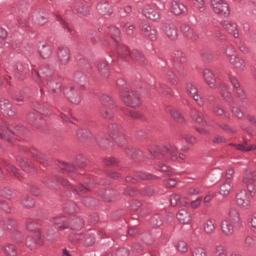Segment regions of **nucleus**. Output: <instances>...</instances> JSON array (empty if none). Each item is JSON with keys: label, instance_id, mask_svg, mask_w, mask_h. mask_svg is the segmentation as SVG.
<instances>
[{"label": "nucleus", "instance_id": "2eb2a0df", "mask_svg": "<svg viewBox=\"0 0 256 256\" xmlns=\"http://www.w3.org/2000/svg\"><path fill=\"white\" fill-rule=\"evenodd\" d=\"M171 205L173 206H186L188 204V200L186 197L182 198L178 194H174L171 196L170 198Z\"/></svg>", "mask_w": 256, "mask_h": 256}, {"label": "nucleus", "instance_id": "13d9d810", "mask_svg": "<svg viewBox=\"0 0 256 256\" xmlns=\"http://www.w3.org/2000/svg\"><path fill=\"white\" fill-rule=\"evenodd\" d=\"M151 224L156 227H158L162 224V220L160 215H156L151 220Z\"/></svg>", "mask_w": 256, "mask_h": 256}, {"label": "nucleus", "instance_id": "f704fd0d", "mask_svg": "<svg viewBox=\"0 0 256 256\" xmlns=\"http://www.w3.org/2000/svg\"><path fill=\"white\" fill-rule=\"evenodd\" d=\"M98 69L100 75L107 77L109 74V68L104 61H100L98 65Z\"/></svg>", "mask_w": 256, "mask_h": 256}, {"label": "nucleus", "instance_id": "473e14b6", "mask_svg": "<svg viewBox=\"0 0 256 256\" xmlns=\"http://www.w3.org/2000/svg\"><path fill=\"white\" fill-rule=\"evenodd\" d=\"M60 166L62 170L67 171L69 176L72 178H74V175L76 174V173L74 172L75 168L74 165L62 162L60 164Z\"/></svg>", "mask_w": 256, "mask_h": 256}, {"label": "nucleus", "instance_id": "dca6fc26", "mask_svg": "<svg viewBox=\"0 0 256 256\" xmlns=\"http://www.w3.org/2000/svg\"><path fill=\"white\" fill-rule=\"evenodd\" d=\"M242 181L245 184L254 183L256 182V170H246L243 174Z\"/></svg>", "mask_w": 256, "mask_h": 256}, {"label": "nucleus", "instance_id": "ea45409f", "mask_svg": "<svg viewBox=\"0 0 256 256\" xmlns=\"http://www.w3.org/2000/svg\"><path fill=\"white\" fill-rule=\"evenodd\" d=\"M33 19L38 24H43L46 22V18L42 12H38L33 16Z\"/></svg>", "mask_w": 256, "mask_h": 256}, {"label": "nucleus", "instance_id": "4be33fe9", "mask_svg": "<svg viewBox=\"0 0 256 256\" xmlns=\"http://www.w3.org/2000/svg\"><path fill=\"white\" fill-rule=\"evenodd\" d=\"M177 218L182 224H188L191 220V214L184 209L180 210L177 214Z\"/></svg>", "mask_w": 256, "mask_h": 256}, {"label": "nucleus", "instance_id": "f03ea898", "mask_svg": "<svg viewBox=\"0 0 256 256\" xmlns=\"http://www.w3.org/2000/svg\"><path fill=\"white\" fill-rule=\"evenodd\" d=\"M102 106L100 109V116L105 119L111 120L116 110L114 102L112 98L106 94H102L100 98Z\"/></svg>", "mask_w": 256, "mask_h": 256}, {"label": "nucleus", "instance_id": "680f3d73", "mask_svg": "<svg viewBox=\"0 0 256 256\" xmlns=\"http://www.w3.org/2000/svg\"><path fill=\"white\" fill-rule=\"evenodd\" d=\"M120 146H122L126 142V140L124 136L122 134V132L112 138Z\"/></svg>", "mask_w": 256, "mask_h": 256}, {"label": "nucleus", "instance_id": "9b49d317", "mask_svg": "<svg viewBox=\"0 0 256 256\" xmlns=\"http://www.w3.org/2000/svg\"><path fill=\"white\" fill-rule=\"evenodd\" d=\"M166 35L172 40H176L178 36V30L173 24H166L164 28Z\"/></svg>", "mask_w": 256, "mask_h": 256}, {"label": "nucleus", "instance_id": "3c124183", "mask_svg": "<svg viewBox=\"0 0 256 256\" xmlns=\"http://www.w3.org/2000/svg\"><path fill=\"white\" fill-rule=\"evenodd\" d=\"M12 98L18 102H22L24 98V96L23 92L20 90L12 91L10 93Z\"/></svg>", "mask_w": 256, "mask_h": 256}, {"label": "nucleus", "instance_id": "a18cd8bd", "mask_svg": "<svg viewBox=\"0 0 256 256\" xmlns=\"http://www.w3.org/2000/svg\"><path fill=\"white\" fill-rule=\"evenodd\" d=\"M110 136L113 138L122 132L121 128L116 124H112L108 126Z\"/></svg>", "mask_w": 256, "mask_h": 256}, {"label": "nucleus", "instance_id": "423d86ee", "mask_svg": "<svg viewBox=\"0 0 256 256\" xmlns=\"http://www.w3.org/2000/svg\"><path fill=\"white\" fill-rule=\"evenodd\" d=\"M235 198L236 204L240 208L247 209L250 206V196L246 190L242 189L236 192Z\"/></svg>", "mask_w": 256, "mask_h": 256}, {"label": "nucleus", "instance_id": "b1692460", "mask_svg": "<svg viewBox=\"0 0 256 256\" xmlns=\"http://www.w3.org/2000/svg\"><path fill=\"white\" fill-rule=\"evenodd\" d=\"M14 135V133L10 130L5 124L0 126V136L8 142H10L11 138Z\"/></svg>", "mask_w": 256, "mask_h": 256}, {"label": "nucleus", "instance_id": "e433bc0d", "mask_svg": "<svg viewBox=\"0 0 256 256\" xmlns=\"http://www.w3.org/2000/svg\"><path fill=\"white\" fill-rule=\"evenodd\" d=\"M46 81V86L54 92H57L60 90L61 84L60 83L56 82L52 78H48Z\"/></svg>", "mask_w": 256, "mask_h": 256}, {"label": "nucleus", "instance_id": "20e7f679", "mask_svg": "<svg viewBox=\"0 0 256 256\" xmlns=\"http://www.w3.org/2000/svg\"><path fill=\"white\" fill-rule=\"evenodd\" d=\"M211 5L214 12L222 16H227L230 13L228 2L225 0H212Z\"/></svg>", "mask_w": 256, "mask_h": 256}, {"label": "nucleus", "instance_id": "c9c22d12", "mask_svg": "<svg viewBox=\"0 0 256 256\" xmlns=\"http://www.w3.org/2000/svg\"><path fill=\"white\" fill-rule=\"evenodd\" d=\"M230 221L233 224H238L240 222L239 213L236 208H232L229 212Z\"/></svg>", "mask_w": 256, "mask_h": 256}, {"label": "nucleus", "instance_id": "6e6d98bb", "mask_svg": "<svg viewBox=\"0 0 256 256\" xmlns=\"http://www.w3.org/2000/svg\"><path fill=\"white\" fill-rule=\"evenodd\" d=\"M118 54L122 56H126L128 55L130 56V52L128 49L127 47L124 45H120L118 48Z\"/></svg>", "mask_w": 256, "mask_h": 256}, {"label": "nucleus", "instance_id": "bb28decb", "mask_svg": "<svg viewBox=\"0 0 256 256\" xmlns=\"http://www.w3.org/2000/svg\"><path fill=\"white\" fill-rule=\"evenodd\" d=\"M130 56L132 60L140 64H144L145 62L144 56L138 50H132L130 53Z\"/></svg>", "mask_w": 256, "mask_h": 256}, {"label": "nucleus", "instance_id": "4d7b16f0", "mask_svg": "<svg viewBox=\"0 0 256 256\" xmlns=\"http://www.w3.org/2000/svg\"><path fill=\"white\" fill-rule=\"evenodd\" d=\"M82 202L87 206H93L98 203V201L92 197H85L83 198Z\"/></svg>", "mask_w": 256, "mask_h": 256}, {"label": "nucleus", "instance_id": "aec40b11", "mask_svg": "<svg viewBox=\"0 0 256 256\" xmlns=\"http://www.w3.org/2000/svg\"><path fill=\"white\" fill-rule=\"evenodd\" d=\"M181 30L184 35L188 39L196 40L198 38V34L188 25L182 24L181 26Z\"/></svg>", "mask_w": 256, "mask_h": 256}, {"label": "nucleus", "instance_id": "5701e85b", "mask_svg": "<svg viewBox=\"0 0 256 256\" xmlns=\"http://www.w3.org/2000/svg\"><path fill=\"white\" fill-rule=\"evenodd\" d=\"M171 10L176 14H180L186 11L184 5L178 1H172L171 4Z\"/></svg>", "mask_w": 256, "mask_h": 256}, {"label": "nucleus", "instance_id": "6ab92c4d", "mask_svg": "<svg viewBox=\"0 0 256 256\" xmlns=\"http://www.w3.org/2000/svg\"><path fill=\"white\" fill-rule=\"evenodd\" d=\"M61 184L64 186H70V188L75 190L78 194H80L85 193L86 192L89 190L90 188V185L92 184V182H90L87 186V188L84 187L83 185L80 184L76 188H74L73 186L70 184L69 182L65 179H62L61 180Z\"/></svg>", "mask_w": 256, "mask_h": 256}, {"label": "nucleus", "instance_id": "58836bf2", "mask_svg": "<svg viewBox=\"0 0 256 256\" xmlns=\"http://www.w3.org/2000/svg\"><path fill=\"white\" fill-rule=\"evenodd\" d=\"M214 256H227V252L225 246L221 244L216 246L214 251Z\"/></svg>", "mask_w": 256, "mask_h": 256}, {"label": "nucleus", "instance_id": "79ce46f5", "mask_svg": "<svg viewBox=\"0 0 256 256\" xmlns=\"http://www.w3.org/2000/svg\"><path fill=\"white\" fill-rule=\"evenodd\" d=\"M98 9L100 14L103 15H109L112 13L110 6L108 4H100L98 6Z\"/></svg>", "mask_w": 256, "mask_h": 256}, {"label": "nucleus", "instance_id": "e2e57ef3", "mask_svg": "<svg viewBox=\"0 0 256 256\" xmlns=\"http://www.w3.org/2000/svg\"><path fill=\"white\" fill-rule=\"evenodd\" d=\"M74 80L76 82H81L86 80V77L81 72H76L74 74Z\"/></svg>", "mask_w": 256, "mask_h": 256}, {"label": "nucleus", "instance_id": "f3484780", "mask_svg": "<svg viewBox=\"0 0 256 256\" xmlns=\"http://www.w3.org/2000/svg\"><path fill=\"white\" fill-rule=\"evenodd\" d=\"M230 80L233 86L236 96L240 99H244L246 98L245 92L240 87L237 79L235 77L232 76L230 78Z\"/></svg>", "mask_w": 256, "mask_h": 256}, {"label": "nucleus", "instance_id": "7ed1b4c3", "mask_svg": "<svg viewBox=\"0 0 256 256\" xmlns=\"http://www.w3.org/2000/svg\"><path fill=\"white\" fill-rule=\"evenodd\" d=\"M53 222L57 226V228L54 229L50 228L46 231V236L44 238L50 242L56 240L58 236L56 234V229L63 228L68 227V222L64 216L56 217L54 218Z\"/></svg>", "mask_w": 256, "mask_h": 256}, {"label": "nucleus", "instance_id": "4468645a", "mask_svg": "<svg viewBox=\"0 0 256 256\" xmlns=\"http://www.w3.org/2000/svg\"><path fill=\"white\" fill-rule=\"evenodd\" d=\"M236 224L228 220H222L220 223V228L222 232L226 236H230L234 232V226Z\"/></svg>", "mask_w": 256, "mask_h": 256}, {"label": "nucleus", "instance_id": "49530a36", "mask_svg": "<svg viewBox=\"0 0 256 256\" xmlns=\"http://www.w3.org/2000/svg\"><path fill=\"white\" fill-rule=\"evenodd\" d=\"M21 204L25 207L31 208L34 205V201L28 196H24L22 198Z\"/></svg>", "mask_w": 256, "mask_h": 256}, {"label": "nucleus", "instance_id": "052dcab7", "mask_svg": "<svg viewBox=\"0 0 256 256\" xmlns=\"http://www.w3.org/2000/svg\"><path fill=\"white\" fill-rule=\"evenodd\" d=\"M192 256H207V254L204 248L198 247L193 250Z\"/></svg>", "mask_w": 256, "mask_h": 256}, {"label": "nucleus", "instance_id": "ddd939ff", "mask_svg": "<svg viewBox=\"0 0 256 256\" xmlns=\"http://www.w3.org/2000/svg\"><path fill=\"white\" fill-rule=\"evenodd\" d=\"M0 110L2 112L8 116H12L14 112L12 104L4 98L0 100Z\"/></svg>", "mask_w": 256, "mask_h": 256}, {"label": "nucleus", "instance_id": "393cba45", "mask_svg": "<svg viewBox=\"0 0 256 256\" xmlns=\"http://www.w3.org/2000/svg\"><path fill=\"white\" fill-rule=\"evenodd\" d=\"M230 63L236 68L243 70H244L246 66L244 60L238 56L229 58Z\"/></svg>", "mask_w": 256, "mask_h": 256}, {"label": "nucleus", "instance_id": "9d476101", "mask_svg": "<svg viewBox=\"0 0 256 256\" xmlns=\"http://www.w3.org/2000/svg\"><path fill=\"white\" fill-rule=\"evenodd\" d=\"M26 228L28 230L36 232L35 240L36 242L40 244L42 242L43 240L41 236V234L39 231L38 225L34 221L28 222L26 224Z\"/></svg>", "mask_w": 256, "mask_h": 256}, {"label": "nucleus", "instance_id": "2f4dec72", "mask_svg": "<svg viewBox=\"0 0 256 256\" xmlns=\"http://www.w3.org/2000/svg\"><path fill=\"white\" fill-rule=\"evenodd\" d=\"M39 52L41 56L44 58H47L50 57L52 54V49L48 45L42 44L39 46Z\"/></svg>", "mask_w": 256, "mask_h": 256}, {"label": "nucleus", "instance_id": "cd10ccee", "mask_svg": "<svg viewBox=\"0 0 256 256\" xmlns=\"http://www.w3.org/2000/svg\"><path fill=\"white\" fill-rule=\"evenodd\" d=\"M233 185L230 181L226 180L221 184L220 189V194L223 196H228L230 192Z\"/></svg>", "mask_w": 256, "mask_h": 256}, {"label": "nucleus", "instance_id": "69168bd1", "mask_svg": "<svg viewBox=\"0 0 256 256\" xmlns=\"http://www.w3.org/2000/svg\"><path fill=\"white\" fill-rule=\"evenodd\" d=\"M231 110L234 115L236 118L242 119L244 117V114L238 107L233 106Z\"/></svg>", "mask_w": 256, "mask_h": 256}, {"label": "nucleus", "instance_id": "603ef678", "mask_svg": "<svg viewBox=\"0 0 256 256\" xmlns=\"http://www.w3.org/2000/svg\"><path fill=\"white\" fill-rule=\"evenodd\" d=\"M0 195L6 198L10 199L12 197V192L10 190L4 186L0 188Z\"/></svg>", "mask_w": 256, "mask_h": 256}, {"label": "nucleus", "instance_id": "7c9ffc66", "mask_svg": "<svg viewBox=\"0 0 256 256\" xmlns=\"http://www.w3.org/2000/svg\"><path fill=\"white\" fill-rule=\"evenodd\" d=\"M218 90L222 96L226 100H228L231 97V94L226 84L224 82L220 84Z\"/></svg>", "mask_w": 256, "mask_h": 256}, {"label": "nucleus", "instance_id": "a19ab883", "mask_svg": "<svg viewBox=\"0 0 256 256\" xmlns=\"http://www.w3.org/2000/svg\"><path fill=\"white\" fill-rule=\"evenodd\" d=\"M212 112L214 114L224 119H226L228 118L224 109L218 105H216L213 107Z\"/></svg>", "mask_w": 256, "mask_h": 256}, {"label": "nucleus", "instance_id": "f257e3e1", "mask_svg": "<svg viewBox=\"0 0 256 256\" xmlns=\"http://www.w3.org/2000/svg\"><path fill=\"white\" fill-rule=\"evenodd\" d=\"M150 152L156 158L168 160L171 158L173 160H180L184 159V156L182 154L178 155L176 148L171 144L165 146L162 149L160 147L150 145L148 148Z\"/></svg>", "mask_w": 256, "mask_h": 256}, {"label": "nucleus", "instance_id": "412c9836", "mask_svg": "<svg viewBox=\"0 0 256 256\" xmlns=\"http://www.w3.org/2000/svg\"><path fill=\"white\" fill-rule=\"evenodd\" d=\"M204 78L206 83L212 88H215L216 82L214 74L210 70H205L203 74Z\"/></svg>", "mask_w": 256, "mask_h": 256}, {"label": "nucleus", "instance_id": "de8ad7c7", "mask_svg": "<svg viewBox=\"0 0 256 256\" xmlns=\"http://www.w3.org/2000/svg\"><path fill=\"white\" fill-rule=\"evenodd\" d=\"M6 254L9 256H15L17 252L16 248L13 244H8L4 248Z\"/></svg>", "mask_w": 256, "mask_h": 256}, {"label": "nucleus", "instance_id": "c03bdc74", "mask_svg": "<svg viewBox=\"0 0 256 256\" xmlns=\"http://www.w3.org/2000/svg\"><path fill=\"white\" fill-rule=\"evenodd\" d=\"M236 148L238 150H240L242 152H249L254 150H256V145H248L247 143H244L243 144H239L236 145Z\"/></svg>", "mask_w": 256, "mask_h": 256}, {"label": "nucleus", "instance_id": "a211bd4d", "mask_svg": "<svg viewBox=\"0 0 256 256\" xmlns=\"http://www.w3.org/2000/svg\"><path fill=\"white\" fill-rule=\"evenodd\" d=\"M222 26L224 29L230 34H232L234 38H238L239 34L236 24L228 21H224L222 22Z\"/></svg>", "mask_w": 256, "mask_h": 256}, {"label": "nucleus", "instance_id": "0e129e2a", "mask_svg": "<svg viewBox=\"0 0 256 256\" xmlns=\"http://www.w3.org/2000/svg\"><path fill=\"white\" fill-rule=\"evenodd\" d=\"M86 159L84 157L82 156H76V164L80 167L84 168L86 166Z\"/></svg>", "mask_w": 256, "mask_h": 256}, {"label": "nucleus", "instance_id": "1a4fd4ad", "mask_svg": "<svg viewBox=\"0 0 256 256\" xmlns=\"http://www.w3.org/2000/svg\"><path fill=\"white\" fill-rule=\"evenodd\" d=\"M58 56L60 62L62 65L66 64L70 60V50L67 48L59 47L58 52Z\"/></svg>", "mask_w": 256, "mask_h": 256}, {"label": "nucleus", "instance_id": "f8f14e48", "mask_svg": "<svg viewBox=\"0 0 256 256\" xmlns=\"http://www.w3.org/2000/svg\"><path fill=\"white\" fill-rule=\"evenodd\" d=\"M142 32L148 38L152 40H154L156 38V31L154 28L146 24H144L142 26Z\"/></svg>", "mask_w": 256, "mask_h": 256}, {"label": "nucleus", "instance_id": "09e8293b", "mask_svg": "<svg viewBox=\"0 0 256 256\" xmlns=\"http://www.w3.org/2000/svg\"><path fill=\"white\" fill-rule=\"evenodd\" d=\"M106 32L110 34L112 38L117 40V38H118L120 36V32L119 30L115 26H111L106 30Z\"/></svg>", "mask_w": 256, "mask_h": 256}, {"label": "nucleus", "instance_id": "37998d69", "mask_svg": "<svg viewBox=\"0 0 256 256\" xmlns=\"http://www.w3.org/2000/svg\"><path fill=\"white\" fill-rule=\"evenodd\" d=\"M76 136L78 138H90L92 136V134L87 130L79 128L76 131Z\"/></svg>", "mask_w": 256, "mask_h": 256}, {"label": "nucleus", "instance_id": "a878e982", "mask_svg": "<svg viewBox=\"0 0 256 256\" xmlns=\"http://www.w3.org/2000/svg\"><path fill=\"white\" fill-rule=\"evenodd\" d=\"M191 116L194 121L202 126L206 124V122L204 120L203 114L202 112L196 110H193L191 112Z\"/></svg>", "mask_w": 256, "mask_h": 256}, {"label": "nucleus", "instance_id": "bf43d9fd", "mask_svg": "<svg viewBox=\"0 0 256 256\" xmlns=\"http://www.w3.org/2000/svg\"><path fill=\"white\" fill-rule=\"evenodd\" d=\"M174 60L176 62H184L185 61L184 54L181 52H177L174 54Z\"/></svg>", "mask_w": 256, "mask_h": 256}, {"label": "nucleus", "instance_id": "774afa93", "mask_svg": "<svg viewBox=\"0 0 256 256\" xmlns=\"http://www.w3.org/2000/svg\"><path fill=\"white\" fill-rule=\"evenodd\" d=\"M246 186L248 192H250L252 196L256 195V185L254 183H250L246 184Z\"/></svg>", "mask_w": 256, "mask_h": 256}, {"label": "nucleus", "instance_id": "4c0bfd02", "mask_svg": "<svg viewBox=\"0 0 256 256\" xmlns=\"http://www.w3.org/2000/svg\"><path fill=\"white\" fill-rule=\"evenodd\" d=\"M170 114L175 121L180 124H184L185 122L184 118L176 109L172 108L170 110Z\"/></svg>", "mask_w": 256, "mask_h": 256}, {"label": "nucleus", "instance_id": "5fc2aeb1", "mask_svg": "<svg viewBox=\"0 0 256 256\" xmlns=\"http://www.w3.org/2000/svg\"><path fill=\"white\" fill-rule=\"evenodd\" d=\"M136 176L142 180H152L156 178V176L144 172H137L136 173Z\"/></svg>", "mask_w": 256, "mask_h": 256}, {"label": "nucleus", "instance_id": "c85d7f7f", "mask_svg": "<svg viewBox=\"0 0 256 256\" xmlns=\"http://www.w3.org/2000/svg\"><path fill=\"white\" fill-rule=\"evenodd\" d=\"M84 226V223L82 219L76 218L68 222V226L74 230H78L82 228Z\"/></svg>", "mask_w": 256, "mask_h": 256}, {"label": "nucleus", "instance_id": "8fccbe9b", "mask_svg": "<svg viewBox=\"0 0 256 256\" xmlns=\"http://www.w3.org/2000/svg\"><path fill=\"white\" fill-rule=\"evenodd\" d=\"M248 225L250 230L256 233V214H254L248 218Z\"/></svg>", "mask_w": 256, "mask_h": 256}, {"label": "nucleus", "instance_id": "6e6552de", "mask_svg": "<svg viewBox=\"0 0 256 256\" xmlns=\"http://www.w3.org/2000/svg\"><path fill=\"white\" fill-rule=\"evenodd\" d=\"M144 14L148 18L155 20L159 19L160 14L158 10L154 6H146L143 10Z\"/></svg>", "mask_w": 256, "mask_h": 256}, {"label": "nucleus", "instance_id": "c756f323", "mask_svg": "<svg viewBox=\"0 0 256 256\" xmlns=\"http://www.w3.org/2000/svg\"><path fill=\"white\" fill-rule=\"evenodd\" d=\"M216 227L215 220L213 218L208 219L204 226V231L206 233L210 234L215 230Z\"/></svg>", "mask_w": 256, "mask_h": 256}, {"label": "nucleus", "instance_id": "39448f33", "mask_svg": "<svg viewBox=\"0 0 256 256\" xmlns=\"http://www.w3.org/2000/svg\"><path fill=\"white\" fill-rule=\"evenodd\" d=\"M122 101L128 106L136 108L141 104L139 96L132 91H126L122 94Z\"/></svg>", "mask_w": 256, "mask_h": 256}, {"label": "nucleus", "instance_id": "864d4df0", "mask_svg": "<svg viewBox=\"0 0 256 256\" xmlns=\"http://www.w3.org/2000/svg\"><path fill=\"white\" fill-rule=\"evenodd\" d=\"M122 27L123 28L124 30L128 34L130 35L133 33L134 26L128 22H122Z\"/></svg>", "mask_w": 256, "mask_h": 256}, {"label": "nucleus", "instance_id": "72a5a7b5", "mask_svg": "<svg viewBox=\"0 0 256 256\" xmlns=\"http://www.w3.org/2000/svg\"><path fill=\"white\" fill-rule=\"evenodd\" d=\"M244 244L246 247L249 248L256 249V236L249 235L246 236Z\"/></svg>", "mask_w": 256, "mask_h": 256}, {"label": "nucleus", "instance_id": "338daca9", "mask_svg": "<svg viewBox=\"0 0 256 256\" xmlns=\"http://www.w3.org/2000/svg\"><path fill=\"white\" fill-rule=\"evenodd\" d=\"M186 89L187 92L192 96L196 94L198 92L196 86L192 83L188 84L186 86Z\"/></svg>", "mask_w": 256, "mask_h": 256}, {"label": "nucleus", "instance_id": "0eeeda50", "mask_svg": "<svg viewBox=\"0 0 256 256\" xmlns=\"http://www.w3.org/2000/svg\"><path fill=\"white\" fill-rule=\"evenodd\" d=\"M52 72L50 70L48 66H45L40 69V72H37L35 70H33L32 71V77L36 80L38 78H40L42 81V80H46L51 78Z\"/></svg>", "mask_w": 256, "mask_h": 256}]
</instances>
